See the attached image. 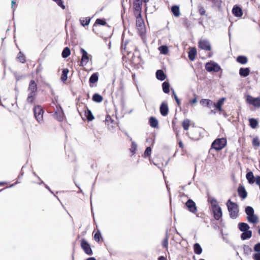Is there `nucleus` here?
<instances>
[{
	"label": "nucleus",
	"instance_id": "nucleus-1",
	"mask_svg": "<svg viewBox=\"0 0 260 260\" xmlns=\"http://www.w3.org/2000/svg\"><path fill=\"white\" fill-rule=\"evenodd\" d=\"M208 201L211 205L212 210L213 211L215 219L219 220L222 216L221 208L219 206L216 200L214 198H210L208 199Z\"/></svg>",
	"mask_w": 260,
	"mask_h": 260
},
{
	"label": "nucleus",
	"instance_id": "nucleus-2",
	"mask_svg": "<svg viewBox=\"0 0 260 260\" xmlns=\"http://www.w3.org/2000/svg\"><path fill=\"white\" fill-rule=\"evenodd\" d=\"M37 91V85L34 80H31L28 88L29 92L27 101L28 103H32L35 100L36 93Z\"/></svg>",
	"mask_w": 260,
	"mask_h": 260
},
{
	"label": "nucleus",
	"instance_id": "nucleus-3",
	"mask_svg": "<svg viewBox=\"0 0 260 260\" xmlns=\"http://www.w3.org/2000/svg\"><path fill=\"white\" fill-rule=\"evenodd\" d=\"M226 205L230 212L231 217L233 219L236 218L238 215V205L235 203L232 202L231 200H228Z\"/></svg>",
	"mask_w": 260,
	"mask_h": 260
},
{
	"label": "nucleus",
	"instance_id": "nucleus-4",
	"mask_svg": "<svg viewBox=\"0 0 260 260\" xmlns=\"http://www.w3.org/2000/svg\"><path fill=\"white\" fill-rule=\"evenodd\" d=\"M245 213H246L247 219L248 221L252 223H256L258 221V218L257 215L254 213V209L250 206H247L245 208Z\"/></svg>",
	"mask_w": 260,
	"mask_h": 260
},
{
	"label": "nucleus",
	"instance_id": "nucleus-5",
	"mask_svg": "<svg viewBox=\"0 0 260 260\" xmlns=\"http://www.w3.org/2000/svg\"><path fill=\"white\" fill-rule=\"evenodd\" d=\"M136 26L140 35L143 38L146 32V28L140 14H139V16L136 18Z\"/></svg>",
	"mask_w": 260,
	"mask_h": 260
},
{
	"label": "nucleus",
	"instance_id": "nucleus-6",
	"mask_svg": "<svg viewBox=\"0 0 260 260\" xmlns=\"http://www.w3.org/2000/svg\"><path fill=\"white\" fill-rule=\"evenodd\" d=\"M227 141L225 138H219L215 140L212 144V148L217 151L222 149L226 145Z\"/></svg>",
	"mask_w": 260,
	"mask_h": 260
},
{
	"label": "nucleus",
	"instance_id": "nucleus-7",
	"mask_svg": "<svg viewBox=\"0 0 260 260\" xmlns=\"http://www.w3.org/2000/svg\"><path fill=\"white\" fill-rule=\"evenodd\" d=\"M34 116L39 123L43 122L44 111L42 108L40 106H36L34 108Z\"/></svg>",
	"mask_w": 260,
	"mask_h": 260
},
{
	"label": "nucleus",
	"instance_id": "nucleus-8",
	"mask_svg": "<svg viewBox=\"0 0 260 260\" xmlns=\"http://www.w3.org/2000/svg\"><path fill=\"white\" fill-rule=\"evenodd\" d=\"M80 51L82 54V58L80 61V66L83 67L86 66L88 62L90 59H91V56L89 55L86 51L83 48L80 49Z\"/></svg>",
	"mask_w": 260,
	"mask_h": 260
},
{
	"label": "nucleus",
	"instance_id": "nucleus-9",
	"mask_svg": "<svg viewBox=\"0 0 260 260\" xmlns=\"http://www.w3.org/2000/svg\"><path fill=\"white\" fill-rule=\"evenodd\" d=\"M205 68L208 72H217L220 70V66L214 61L207 62L205 65Z\"/></svg>",
	"mask_w": 260,
	"mask_h": 260
},
{
	"label": "nucleus",
	"instance_id": "nucleus-10",
	"mask_svg": "<svg viewBox=\"0 0 260 260\" xmlns=\"http://www.w3.org/2000/svg\"><path fill=\"white\" fill-rule=\"evenodd\" d=\"M247 102L256 108L260 107V98H254L250 95L246 97Z\"/></svg>",
	"mask_w": 260,
	"mask_h": 260
},
{
	"label": "nucleus",
	"instance_id": "nucleus-11",
	"mask_svg": "<svg viewBox=\"0 0 260 260\" xmlns=\"http://www.w3.org/2000/svg\"><path fill=\"white\" fill-rule=\"evenodd\" d=\"M81 246L87 254L91 255L92 254L90 246L85 240L82 239L81 240Z\"/></svg>",
	"mask_w": 260,
	"mask_h": 260
},
{
	"label": "nucleus",
	"instance_id": "nucleus-12",
	"mask_svg": "<svg viewBox=\"0 0 260 260\" xmlns=\"http://www.w3.org/2000/svg\"><path fill=\"white\" fill-rule=\"evenodd\" d=\"M199 47L203 50L210 51L211 47L209 42L206 40H201L199 42Z\"/></svg>",
	"mask_w": 260,
	"mask_h": 260
},
{
	"label": "nucleus",
	"instance_id": "nucleus-13",
	"mask_svg": "<svg viewBox=\"0 0 260 260\" xmlns=\"http://www.w3.org/2000/svg\"><path fill=\"white\" fill-rule=\"evenodd\" d=\"M186 207L188 210L193 213H195L197 211V208L196 205V203L191 199H189L185 204Z\"/></svg>",
	"mask_w": 260,
	"mask_h": 260
},
{
	"label": "nucleus",
	"instance_id": "nucleus-14",
	"mask_svg": "<svg viewBox=\"0 0 260 260\" xmlns=\"http://www.w3.org/2000/svg\"><path fill=\"white\" fill-rule=\"evenodd\" d=\"M131 62L137 68H138L139 66L141 64L142 60L138 53L136 52V54L132 58Z\"/></svg>",
	"mask_w": 260,
	"mask_h": 260
},
{
	"label": "nucleus",
	"instance_id": "nucleus-15",
	"mask_svg": "<svg viewBox=\"0 0 260 260\" xmlns=\"http://www.w3.org/2000/svg\"><path fill=\"white\" fill-rule=\"evenodd\" d=\"M168 107L166 102H162L160 107V112L162 116H166L168 114Z\"/></svg>",
	"mask_w": 260,
	"mask_h": 260
},
{
	"label": "nucleus",
	"instance_id": "nucleus-16",
	"mask_svg": "<svg viewBox=\"0 0 260 260\" xmlns=\"http://www.w3.org/2000/svg\"><path fill=\"white\" fill-rule=\"evenodd\" d=\"M238 193L242 199H245L247 196V193L243 186H240L238 187Z\"/></svg>",
	"mask_w": 260,
	"mask_h": 260
},
{
	"label": "nucleus",
	"instance_id": "nucleus-17",
	"mask_svg": "<svg viewBox=\"0 0 260 260\" xmlns=\"http://www.w3.org/2000/svg\"><path fill=\"white\" fill-rule=\"evenodd\" d=\"M232 12L236 17H241L243 15L242 9L238 6L234 7Z\"/></svg>",
	"mask_w": 260,
	"mask_h": 260
},
{
	"label": "nucleus",
	"instance_id": "nucleus-18",
	"mask_svg": "<svg viewBox=\"0 0 260 260\" xmlns=\"http://www.w3.org/2000/svg\"><path fill=\"white\" fill-rule=\"evenodd\" d=\"M144 1L140 0H135L134 3V8L135 11H137L140 13L141 10V6Z\"/></svg>",
	"mask_w": 260,
	"mask_h": 260
},
{
	"label": "nucleus",
	"instance_id": "nucleus-19",
	"mask_svg": "<svg viewBox=\"0 0 260 260\" xmlns=\"http://www.w3.org/2000/svg\"><path fill=\"white\" fill-rule=\"evenodd\" d=\"M238 228L240 231L242 232L248 231L250 229V226L248 224L245 222L239 223L238 224Z\"/></svg>",
	"mask_w": 260,
	"mask_h": 260
},
{
	"label": "nucleus",
	"instance_id": "nucleus-20",
	"mask_svg": "<svg viewBox=\"0 0 260 260\" xmlns=\"http://www.w3.org/2000/svg\"><path fill=\"white\" fill-rule=\"evenodd\" d=\"M225 100V99L224 98H222L220 99L216 104H214L215 107H216L220 112L222 111V106Z\"/></svg>",
	"mask_w": 260,
	"mask_h": 260
},
{
	"label": "nucleus",
	"instance_id": "nucleus-21",
	"mask_svg": "<svg viewBox=\"0 0 260 260\" xmlns=\"http://www.w3.org/2000/svg\"><path fill=\"white\" fill-rule=\"evenodd\" d=\"M197 55V50L195 48H191L190 49L188 52V57L190 60L193 61L194 60Z\"/></svg>",
	"mask_w": 260,
	"mask_h": 260
},
{
	"label": "nucleus",
	"instance_id": "nucleus-22",
	"mask_svg": "<svg viewBox=\"0 0 260 260\" xmlns=\"http://www.w3.org/2000/svg\"><path fill=\"white\" fill-rule=\"evenodd\" d=\"M55 117L58 121H62L63 119V113L61 109H60L56 111L55 113Z\"/></svg>",
	"mask_w": 260,
	"mask_h": 260
},
{
	"label": "nucleus",
	"instance_id": "nucleus-23",
	"mask_svg": "<svg viewBox=\"0 0 260 260\" xmlns=\"http://www.w3.org/2000/svg\"><path fill=\"white\" fill-rule=\"evenodd\" d=\"M250 70L248 68H241L239 70V74L241 76L246 77L249 75Z\"/></svg>",
	"mask_w": 260,
	"mask_h": 260
},
{
	"label": "nucleus",
	"instance_id": "nucleus-24",
	"mask_svg": "<svg viewBox=\"0 0 260 260\" xmlns=\"http://www.w3.org/2000/svg\"><path fill=\"white\" fill-rule=\"evenodd\" d=\"M252 236V232L250 230L243 232V233L241 235V238L243 240H246L249 239Z\"/></svg>",
	"mask_w": 260,
	"mask_h": 260
},
{
	"label": "nucleus",
	"instance_id": "nucleus-25",
	"mask_svg": "<svg viewBox=\"0 0 260 260\" xmlns=\"http://www.w3.org/2000/svg\"><path fill=\"white\" fill-rule=\"evenodd\" d=\"M200 104L205 107H208L210 108L213 104V102L211 100L209 99H202L200 101Z\"/></svg>",
	"mask_w": 260,
	"mask_h": 260
},
{
	"label": "nucleus",
	"instance_id": "nucleus-26",
	"mask_svg": "<svg viewBox=\"0 0 260 260\" xmlns=\"http://www.w3.org/2000/svg\"><path fill=\"white\" fill-rule=\"evenodd\" d=\"M156 76L157 79L163 81L166 78V76L162 70H159L156 73Z\"/></svg>",
	"mask_w": 260,
	"mask_h": 260
},
{
	"label": "nucleus",
	"instance_id": "nucleus-27",
	"mask_svg": "<svg viewBox=\"0 0 260 260\" xmlns=\"http://www.w3.org/2000/svg\"><path fill=\"white\" fill-rule=\"evenodd\" d=\"M237 61L242 64H246L247 62V58L245 56H239L237 58Z\"/></svg>",
	"mask_w": 260,
	"mask_h": 260
},
{
	"label": "nucleus",
	"instance_id": "nucleus-28",
	"mask_svg": "<svg viewBox=\"0 0 260 260\" xmlns=\"http://www.w3.org/2000/svg\"><path fill=\"white\" fill-rule=\"evenodd\" d=\"M171 11L175 17H179L180 16V11L179 7L174 6L172 7Z\"/></svg>",
	"mask_w": 260,
	"mask_h": 260
},
{
	"label": "nucleus",
	"instance_id": "nucleus-29",
	"mask_svg": "<svg viewBox=\"0 0 260 260\" xmlns=\"http://www.w3.org/2000/svg\"><path fill=\"white\" fill-rule=\"evenodd\" d=\"M99 76L98 73H95L93 74L89 79V82L90 83H95L98 81Z\"/></svg>",
	"mask_w": 260,
	"mask_h": 260
},
{
	"label": "nucleus",
	"instance_id": "nucleus-30",
	"mask_svg": "<svg viewBox=\"0 0 260 260\" xmlns=\"http://www.w3.org/2000/svg\"><path fill=\"white\" fill-rule=\"evenodd\" d=\"M150 125L152 127H156L158 125L157 120L153 117H150L149 119Z\"/></svg>",
	"mask_w": 260,
	"mask_h": 260
},
{
	"label": "nucleus",
	"instance_id": "nucleus-31",
	"mask_svg": "<svg viewBox=\"0 0 260 260\" xmlns=\"http://www.w3.org/2000/svg\"><path fill=\"white\" fill-rule=\"evenodd\" d=\"M190 121L188 119L184 120L182 122V126L184 130L187 131L188 129L190 126Z\"/></svg>",
	"mask_w": 260,
	"mask_h": 260
},
{
	"label": "nucleus",
	"instance_id": "nucleus-32",
	"mask_svg": "<svg viewBox=\"0 0 260 260\" xmlns=\"http://www.w3.org/2000/svg\"><path fill=\"white\" fill-rule=\"evenodd\" d=\"M246 178L248 180L249 183H253L254 181V176L252 172H248L246 174Z\"/></svg>",
	"mask_w": 260,
	"mask_h": 260
},
{
	"label": "nucleus",
	"instance_id": "nucleus-33",
	"mask_svg": "<svg viewBox=\"0 0 260 260\" xmlns=\"http://www.w3.org/2000/svg\"><path fill=\"white\" fill-rule=\"evenodd\" d=\"M194 251L197 254H200L202 252V248L198 243L194 245Z\"/></svg>",
	"mask_w": 260,
	"mask_h": 260
},
{
	"label": "nucleus",
	"instance_id": "nucleus-34",
	"mask_svg": "<svg viewBox=\"0 0 260 260\" xmlns=\"http://www.w3.org/2000/svg\"><path fill=\"white\" fill-rule=\"evenodd\" d=\"M90 21V19L89 17L82 18L80 19L81 24L84 26L88 25Z\"/></svg>",
	"mask_w": 260,
	"mask_h": 260
},
{
	"label": "nucleus",
	"instance_id": "nucleus-35",
	"mask_svg": "<svg viewBox=\"0 0 260 260\" xmlns=\"http://www.w3.org/2000/svg\"><path fill=\"white\" fill-rule=\"evenodd\" d=\"M160 52L162 54H167L169 52L168 48L167 46L162 45L158 48Z\"/></svg>",
	"mask_w": 260,
	"mask_h": 260
},
{
	"label": "nucleus",
	"instance_id": "nucleus-36",
	"mask_svg": "<svg viewBox=\"0 0 260 260\" xmlns=\"http://www.w3.org/2000/svg\"><path fill=\"white\" fill-rule=\"evenodd\" d=\"M85 115L89 121H91L94 119V116L91 112L89 110L85 111Z\"/></svg>",
	"mask_w": 260,
	"mask_h": 260
},
{
	"label": "nucleus",
	"instance_id": "nucleus-37",
	"mask_svg": "<svg viewBox=\"0 0 260 260\" xmlns=\"http://www.w3.org/2000/svg\"><path fill=\"white\" fill-rule=\"evenodd\" d=\"M250 125L252 128H256L258 125V122L254 118H250L249 120Z\"/></svg>",
	"mask_w": 260,
	"mask_h": 260
},
{
	"label": "nucleus",
	"instance_id": "nucleus-38",
	"mask_svg": "<svg viewBox=\"0 0 260 260\" xmlns=\"http://www.w3.org/2000/svg\"><path fill=\"white\" fill-rule=\"evenodd\" d=\"M70 49L68 47H66L62 52V56L63 58H67L70 55Z\"/></svg>",
	"mask_w": 260,
	"mask_h": 260
},
{
	"label": "nucleus",
	"instance_id": "nucleus-39",
	"mask_svg": "<svg viewBox=\"0 0 260 260\" xmlns=\"http://www.w3.org/2000/svg\"><path fill=\"white\" fill-rule=\"evenodd\" d=\"M92 100L94 102L100 103L103 101V97L101 95L95 93L93 95Z\"/></svg>",
	"mask_w": 260,
	"mask_h": 260
},
{
	"label": "nucleus",
	"instance_id": "nucleus-40",
	"mask_svg": "<svg viewBox=\"0 0 260 260\" xmlns=\"http://www.w3.org/2000/svg\"><path fill=\"white\" fill-rule=\"evenodd\" d=\"M162 90L164 92H165L166 93H168L169 92L170 85L168 82H164L162 83Z\"/></svg>",
	"mask_w": 260,
	"mask_h": 260
},
{
	"label": "nucleus",
	"instance_id": "nucleus-41",
	"mask_svg": "<svg viewBox=\"0 0 260 260\" xmlns=\"http://www.w3.org/2000/svg\"><path fill=\"white\" fill-rule=\"evenodd\" d=\"M69 73V70L67 69H64L62 71V74L61 77V79L62 81H65L67 79V75Z\"/></svg>",
	"mask_w": 260,
	"mask_h": 260
},
{
	"label": "nucleus",
	"instance_id": "nucleus-42",
	"mask_svg": "<svg viewBox=\"0 0 260 260\" xmlns=\"http://www.w3.org/2000/svg\"><path fill=\"white\" fill-rule=\"evenodd\" d=\"M17 58L22 63H24L25 61V56L21 52L18 53Z\"/></svg>",
	"mask_w": 260,
	"mask_h": 260
},
{
	"label": "nucleus",
	"instance_id": "nucleus-43",
	"mask_svg": "<svg viewBox=\"0 0 260 260\" xmlns=\"http://www.w3.org/2000/svg\"><path fill=\"white\" fill-rule=\"evenodd\" d=\"M252 144L254 146L258 147L260 145L259 139L257 137H255L252 140Z\"/></svg>",
	"mask_w": 260,
	"mask_h": 260
},
{
	"label": "nucleus",
	"instance_id": "nucleus-44",
	"mask_svg": "<svg viewBox=\"0 0 260 260\" xmlns=\"http://www.w3.org/2000/svg\"><path fill=\"white\" fill-rule=\"evenodd\" d=\"M151 153V148L150 147H147L145 152H144V156H149Z\"/></svg>",
	"mask_w": 260,
	"mask_h": 260
},
{
	"label": "nucleus",
	"instance_id": "nucleus-45",
	"mask_svg": "<svg viewBox=\"0 0 260 260\" xmlns=\"http://www.w3.org/2000/svg\"><path fill=\"white\" fill-rule=\"evenodd\" d=\"M162 245L168 250V238L166 237L162 241Z\"/></svg>",
	"mask_w": 260,
	"mask_h": 260
},
{
	"label": "nucleus",
	"instance_id": "nucleus-46",
	"mask_svg": "<svg viewBox=\"0 0 260 260\" xmlns=\"http://www.w3.org/2000/svg\"><path fill=\"white\" fill-rule=\"evenodd\" d=\"M53 1L55 2L62 9H64L65 6L63 4V2L61 0H53Z\"/></svg>",
	"mask_w": 260,
	"mask_h": 260
},
{
	"label": "nucleus",
	"instance_id": "nucleus-47",
	"mask_svg": "<svg viewBox=\"0 0 260 260\" xmlns=\"http://www.w3.org/2000/svg\"><path fill=\"white\" fill-rule=\"evenodd\" d=\"M94 239L95 241H99L101 237L100 232L98 231L94 235Z\"/></svg>",
	"mask_w": 260,
	"mask_h": 260
},
{
	"label": "nucleus",
	"instance_id": "nucleus-48",
	"mask_svg": "<svg viewBox=\"0 0 260 260\" xmlns=\"http://www.w3.org/2000/svg\"><path fill=\"white\" fill-rule=\"evenodd\" d=\"M95 23L97 24H100V25H104L106 24V22L104 20H102V19H98L96 20Z\"/></svg>",
	"mask_w": 260,
	"mask_h": 260
},
{
	"label": "nucleus",
	"instance_id": "nucleus-49",
	"mask_svg": "<svg viewBox=\"0 0 260 260\" xmlns=\"http://www.w3.org/2000/svg\"><path fill=\"white\" fill-rule=\"evenodd\" d=\"M113 120H112L111 117L109 115H107L106 117L105 122L107 124H109L110 122H112Z\"/></svg>",
	"mask_w": 260,
	"mask_h": 260
},
{
	"label": "nucleus",
	"instance_id": "nucleus-50",
	"mask_svg": "<svg viewBox=\"0 0 260 260\" xmlns=\"http://www.w3.org/2000/svg\"><path fill=\"white\" fill-rule=\"evenodd\" d=\"M199 13L201 15H205V10L204 9V8L201 6L199 7Z\"/></svg>",
	"mask_w": 260,
	"mask_h": 260
},
{
	"label": "nucleus",
	"instance_id": "nucleus-51",
	"mask_svg": "<svg viewBox=\"0 0 260 260\" xmlns=\"http://www.w3.org/2000/svg\"><path fill=\"white\" fill-rule=\"evenodd\" d=\"M254 250L255 251L260 252V243L256 244L254 247Z\"/></svg>",
	"mask_w": 260,
	"mask_h": 260
},
{
	"label": "nucleus",
	"instance_id": "nucleus-52",
	"mask_svg": "<svg viewBox=\"0 0 260 260\" xmlns=\"http://www.w3.org/2000/svg\"><path fill=\"white\" fill-rule=\"evenodd\" d=\"M254 260H260V252H257L253 255Z\"/></svg>",
	"mask_w": 260,
	"mask_h": 260
},
{
	"label": "nucleus",
	"instance_id": "nucleus-53",
	"mask_svg": "<svg viewBox=\"0 0 260 260\" xmlns=\"http://www.w3.org/2000/svg\"><path fill=\"white\" fill-rule=\"evenodd\" d=\"M137 149V144L135 142H132V152L134 153Z\"/></svg>",
	"mask_w": 260,
	"mask_h": 260
},
{
	"label": "nucleus",
	"instance_id": "nucleus-54",
	"mask_svg": "<svg viewBox=\"0 0 260 260\" xmlns=\"http://www.w3.org/2000/svg\"><path fill=\"white\" fill-rule=\"evenodd\" d=\"M173 95L174 96V98L178 105L180 104V102L178 97L177 96L176 94H175V92L173 91Z\"/></svg>",
	"mask_w": 260,
	"mask_h": 260
},
{
	"label": "nucleus",
	"instance_id": "nucleus-55",
	"mask_svg": "<svg viewBox=\"0 0 260 260\" xmlns=\"http://www.w3.org/2000/svg\"><path fill=\"white\" fill-rule=\"evenodd\" d=\"M255 182L257 184L260 185V176H257L255 178Z\"/></svg>",
	"mask_w": 260,
	"mask_h": 260
},
{
	"label": "nucleus",
	"instance_id": "nucleus-56",
	"mask_svg": "<svg viewBox=\"0 0 260 260\" xmlns=\"http://www.w3.org/2000/svg\"><path fill=\"white\" fill-rule=\"evenodd\" d=\"M15 78L17 81L20 80L22 78V76L15 75Z\"/></svg>",
	"mask_w": 260,
	"mask_h": 260
},
{
	"label": "nucleus",
	"instance_id": "nucleus-57",
	"mask_svg": "<svg viewBox=\"0 0 260 260\" xmlns=\"http://www.w3.org/2000/svg\"><path fill=\"white\" fill-rule=\"evenodd\" d=\"M197 102V99L196 98H194L192 100L190 101V103L192 104H195Z\"/></svg>",
	"mask_w": 260,
	"mask_h": 260
},
{
	"label": "nucleus",
	"instance_id": "nucleus-58",
	"mask_svg": "<svg viewBox=\"0 0 260 260\" xmlns=\"http://www.w3.org/2000/svg\"><path fill=\"white\" fill-rule=\"evenodd\" d=\"M121 48L122 50H126V45L125 44H122L121 45Z\"/></svg>",
	"mask_w": 260,
	"mask_h": 260
},
{
	"label": "nucleus",
	"instance_id": "nucleus-59",
	"mask_svg": "<svg viewBox=\"0 0 260 260\" xmlns=\"http://www.w3.org/2000/svg\"><path fill=\"white\" fill-rule=\"evenodd\" d=\"M179 147L182 148L183 147V143L181 141H180L179 142Z\"/></svg>",
	"mask_w": 260,
	"mask_h": 260
},
{
	"label": "nucleus",
	"instance_id": "nucleus-60",
	"mask_svg": "<svg viewBox=\"0 0 260 260\" xmlns=\"http://www.w3.org/2000/svg\"><path fill=\"white\" fill-rule=\"evenodd\" d=\"M158 260H166V258L164 256H161L158 258Z\"/></svg>",
	"mask_w": 260,
	"mask_h": 260
},
{
	"label": "nucleus",
	"instance_id": "nucleus-61",
	"mask_svg": "<svg viewBox=\"0 0 260 260\" xmlns=\"http://www.w3.org/2000/svg\"><path fill=\"white\" fill-rule=\"evenodd\" d=\"M14 4H15V2L14 1H12V8L14 10L15 9V8H14Z\"/></svg>",
	"mask_w": 260,
	"mask_h": 260
},
{
	"label": "nucleus",
	"instance_id": "nucleus-62",
	"mask_svg": "<svg viewBox=\"0 0 260 260\" xmlns=\"http://www.w3.org/2000/svg\"><path fill=\"white\" fill-rule=\"evenodd\" d=\"M86 260H96V259L93 257H89Z\"/></svg>",
	"mask_w": 260,
	"mask_h": 260
},
{
	"label": "nucleus",
	"instance_id": "nucleus-63",
	"mask_svg": "<svg viewBox=\"0 0 260 260\" xmlns=\"http://www.w3.org/2000/svg\"><path fill=\"white\" fill-rule=\"evenodd\" d=\"M6 184V182H0V185Z\"/></svg>",
	"mask_w": 260,
	"mask_h": 260
},
{
	"label": "nucleus",
	"instance_id": "nucleus-64",
	"mask_svg": "<svg viewBox=\"0 0 260 260\" xmlns=\"http://www.w3.org/2000/svg\"><path fill=\"white\" fill-rule=\"evenodd\" d=\"M258 234L260 235V229L258 230Z\"/></svg>",
	"mask_w": 260,
	"mask_h": 260
}]
</instances>
